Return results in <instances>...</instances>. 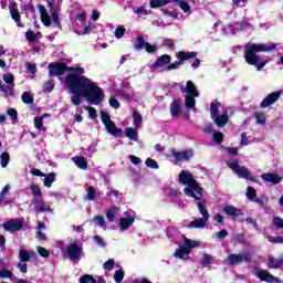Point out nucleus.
Here are the masks:
<instances>
[{"label": "nucleus", "mask_w": 283, "mask_h": 283, "mask_svg": "<svg viewBox=\"0 0 283 283\" xmlns=\"http://www.w3.org/2000/svg\"><path fill=\"white\" fill-rule=\"evenodd\" d=\"M64 84L69 90V94H72L71 103L75 106L83 103V97L86 98L90 105H101V103L105 101V92H103V88L90 77L70 73L65 77Z\"/></svg>", "instance_id": "nucleus-1"}, {"label": "nucleus", "mask_w": 283, "mask_h": 283, "mask_svg": "<svg viewBox=\"0 0 283 283\" xmlns=\"http://www.w3.org/2000/svg\"><path fill=\"white\" fill-rule=\"evenodd\" d=\"M180 185H185L184 192L188 198H193L195 201L202 200L205 190L200 187V184L193 178V174L189 170H181L178 176Z\"/></svg>", "instance_id": "nucleus-2"}, {"label": "nucleus", "mask_w": 283, "mask_h": 283, "mask_svg": "<svg viewBox=\"0 0 283 283\" xmlns=\"http://www.w3.org/2000/svg\"><path fill=\"white\" fill-rule=\"evenodd\" d=\"M277 48L276 43H268V44H255L248 43L244 46L239 45V50H244V60L249 65H255L260 63L261 57L258 55V52H273Z\"/></svg>", "instance_id": "nucleus-3"}, {"label": "nucleus", "mask_w": 283, "mask_h": 283, "mask_svg": "<svg viewBox=\"0 0 283 283\" xmlns=\"http://www.w3.org/2000/svg\"><path fill=\"white\" fill-rule=\"evenodd\" d=\"M50 14L48 13V9L43 4L38 6V10L40 12L41 21L46 27L53 25V28H61V21L59 20V13L54 10L52 2H49Z\"/></svg>", "instance_id": "nucleus-4"}, {"label": "nucleus", "mask_w": 283, "mask_h": 283, "mask_svg": "<svg viewBox=\"0 0 283 283\" xmlns=\"http://www.w3.org/2000/svg\"><path fill=\"white\" fill-rule=\"evenodd\" d=\"M210 114L212 120L218 127H224V125L229 123V114L227 113V108H224V106H222V104L218 101L211 103Z\"/></svg>", "instance_id": "nucleus-5"}, {"label": "nucleus", "mask_w": 283, "mask_h": 283, "mask_svg": "<svg viewBox=\"0 0 283 283\" xmlns=\"http://www.w3.org/2000/svg\"><path fill=\"white\" fill-rule=\"evenodd\" d=\"M178 86L182 94H187L185 96L187 109H193L196 107V98L200 96V93L198 92L196 84H193L192 81H188L186 83V86L182 84H178Z\"/></svg>", "instance_id": "nucleus-6"}, {"label": "nucleus", "mask_w": 283, "mask_h": 283, "mask_svg": "<svg viewBox=\"0 0 283 283\" xmlns=\"http://www.w3.org/2000/svg\"><path fill=\"white\" fill-rule=\"evenodd\" d=\"M196 205L199 209V213L202 214V218H196L190 221L187 226L188 229H205L207 227V222H209V211L207 210V200L200 199L196 201Z\"/></svg>", "instance_id": "nucleus-7"}, {"label": "nucleus", "mask_w": 283, "mask_h": 283, "mask_svg": "<svg viewBox=\"0 0 283 283\" xmlns=\"http://www.w3.org/2000/svg\"><path fill=\"white\" fill-rule=\"evenodd\" d=\"M184 244L185 245H180L179 249L175 251V258L178 260H189L191 249L200 247V242L187 239V237H184Z\"/></svg>", "instance_id": "nucleus-8"}, {"label": "nucleus", "mask_w": 283, "mask_h": 283, "mask_svg": "<svg viewBox=\"0 0 283 283\" xmlns=\"http://www.w3.org/2000/svg\"><path fill=\"white\" fill-rule=\"evenodd\" d=\"M227 165L232 171L238 175L239 178H244L245 180H251V182H258L249 172V168L240 166L238 161L227 160Z\"/></svg>", "instance_id": "nucleus-9"}, {"label": "nucleus", "mask_w": 283, "mask_h": 283, "mask_svg": "<svg viewBox=\"0 0 283 283\" xmlns=\"http://www.w3.org/2000/svg\"><path fill=\"white\" fill-rule=\"evenodd\" d=\"M64 255H67L71 262H80L81 258L85 256V252H83V247L76 243H71L66 247L64 251Z\"/></svg>", "instance_id": "nucleus-10"}, {"label": "nucleus", "mask_w": 283, "mask_h": 283, "mask_svg": "<svg viewBox=\"0 0 283 283\" xmlns=\"http://www.w3.org/2000/svg\"><path fill=\"white\" fill-rule=\"evenodd\" d=\"M3 81L0 80V91L6 94V96H14V76L7 73L2 76Z\"/></svg>", "instance_id": "nucleus-11"}, {"label": "nucleus", "mask_w": 283, "mask_h": 283, "mask_svg": "<svg viewBox=\"0 0 283 283\" xmlns=\"http://www.w3.org/2000/svg\"><path fill=\"white\" fill-rule=\"evenodd\" d=\"M124 216L125 217L120 218L118 221V228L122 233L130 229L134 222H136V212H134L133 210H127L126 212H124Z\"/></svg>", "instance_id": "nucleus-12"}, {"label": "nucleus", "mask_w": 283, "mask_h": 283, "mask_svg": "<svg viewBox=\"0 0 283 283\" xmlns=\"http://www.w3.org/2000/svg\"><path fill=\"white\" fill-rule=\"evenodd\" d=\"M171 63V55L164 54L151 64L150 70H157L158 72H167L168 65Z\"/></svg>", "instance_id": "nucleus-13"}, {"label": "nucleus", "mask_w": 283, "mask_h": 283, "mask_svg": "<svg viewBox=\"0 0 283 283\" xmlns=\"http://www.w3.org/2000/svg\"><path fill=\"white\" fill-rule=\"evenodd\" d=\"M247 28H251V24L248 22H234L223 27L222 32L223 34H238V32L247 30Z\"/></svg>", "instance_id": "nucleus-14"}, {"label": "nucleus", "mask_w": 283, "mask_h": 283, "mask_svg": "<svg viewBox=\"0 0 283 283\" xmlns=\"http://www.w3.org/2000/svg\"><path fill=\"white\" fill-rule=\"evenodd\" d=\"M2 229L9 233H17L23 229V221L20 219H11L2 224Z\"/></svg>", "instance_id": "nucleus-15"}, {"label": "nucleus", "mask_w": 283, "mask_h": 283, "mask_svg": "<svg viewBox=\"0 0 283 283\" xmlns=\"http://www.w3.org/2000/svg\"><path fill=\"white\" fill-rule=\"evenodd\" d=\"M65 72H69L67 64L65 63H51L49 65V75L50 76H63Z\"/></svg>", "instance_id": "nucleus-16"}, {"label": "nucleus", "mask_w": 283, "mask_h": 283, "mask_svg": "<svg viewBox=\"0 0 283 283\" xmlns=\"http://www.w3.org/2000/svg\"><path fill=\"white\" fill-rule=\"evenodd\" d=\"M253 273L261 282L280 283V279L273 276V274L266 270H255Z\"/></svg>", "instance_id": "nucleus-17"}, {"label": "nucleus", "mask_w": 283, "mask_h": 283, "mask_svg": "<svg viewBox=\"0 0 283 283\" xmlns=\"http://www.w3.org/2000/svg\"><path fill=\"white\" fill-rule=\"evenodd\" d=\"M280 96H282V91H276L270 93L260 104V107L266 109V107H271V105L277 103L280 101Z\"/></svg>", "instance_id": "nucleus-18"}, {"label": "nucleus", "mask_w": 283, "mask_h": 283, "mask_svg": "<svg viewBox=\"0 0 283 283\" xmlns=\"http://www.w3.org/2000/svg\"><path fill=\"white\" fill-rule=\"evenodd\" d=\"M172 155V163L175 165H178V163H181L182 160H189L191 156H193V150H182V151H177L176 149L171 150Z\"/></svg>", "instance_id": "nucleus-19"}, {"label": "nucleus", "mask_w": 283, "mask_h": 283, "mask_svg": "<svg viewBox=\"0 0 283 283\" xmlns=\"http://www.w3.org/2000/svg\"><path fill=\"white\" fill-rule=\"evenodd\" d=\"M32 203L34 205V209H35V211H38V213H44V212L52 213V208H51L50 203L45 202L43 200V197L33 199Z\"/></svg>", "instance_id": "nucleus-20"}, {"label": "nucleus", "mask_w": 283, "mask_h": 283, "mask_svg": "<svg viewBox=\"0 0 283 283\" xmlns=\"http://www.w3.org/2000/svg\"><path fill=\"white\" fill-rule=\"evenodd\" d=\"M250 258L249 254L247 253H242V254H230L227 258V262L228 264H230V266H235L238 264H242V262H249Z\"/></svg>", "instance_id": "nucleus-21"}, {"label": "nucleus", "mask_w": 283, "mask_h": 283, "mask_svg": "<svg viewBox=\"0 0 283 283\" xmlns=\"http://www.w3.org/2000/svg\"><path fill=\"white\" fill-rule=\"evenodd\" d=\"M86 19H87V14L85 12H81L80 14H77V17H76L77 25H78V23L81 25L83 24L84 30H83V32H77L76 30H74V32L76 34H90V32H92V22H88L87 25L84 24Z\"/></svg>", "instance_id": "nucleus-22"}, {"label": "nucleus", "mask_w": 283, "mask_h": 283, "mask_svg": "<svg viewBox=\"0 0 283 283\" xmlns=\"http://www.w3.org/2000/svg\"><path fill=\"white\" fill-rule=\"evenodd\" d=\"M181 105H182V101L180 99H174V102L170 104V115L172 118H180Z\"/></svg>", "instance_id": "nucleus-23"}, {"label": "nucleus", "mask_w": 283, "mask_h": 283, "mask_svg": "<svg viewBox=\"0 0 283 283\" xmlns=\"http://www.w3.org/2000/svg\"><path fill=\"white\" fill-rule=\"evenodd\" d=\"M261 178L264 182H270L271 185H280L282 182V177L277 174H263Z\"/></svg>", "instance_id": "nucleus-24"}, {"label": "nucleus", "mask_w": 283, "mask_h": 283, "mask_svg": "<svg viewBox=\"0 0 283 283\" xmlns=\"http://www.w3.org/2000/svg\"><path fill=\"white\" fill-rule=\"evenodd\" d=\"M9 10L11 18L17 23L18 28H23V24H21V14L19 13V10H17V3H11Z\"/></svg>", "instance_id": "nucleus-25"}, {"label": "nucleus", "mask_w": 283, "mask_h": 283, "mask_svg": "<svg viewBox=\"0 0 283 283\" xmlns=\"http://www.w3.org/2000/svg\"><path fill=\"white\" fill-rule=\"evenodd\" d=\"M196 56H198L197 52L179 51L176 53L177 61H180L181 63H185V61H191V59H196Z\"/></svg>", "instance_id": "nucleus-26"}, {"label": "nucleus", "mask_w": 283, "mask_h": 283, "mask_svg": "<svg viewBox=\"0 0 283 283\" xmlns=\"http://www.w3.org/2000/svg\"><path fill=\"white\" fill-rule=\"evenodd\" d=\"M50 114L45 113L40 117L34 118V127L38 129V132H43L44 134L48 132V128L43 126V118H48Z\"/></svg>", "instance_id": "nucleus-27"}, {"label": "nucleus", "mask_w": 283, "mask_h": 283, "mask_svg": "<svg viewBox=\"0 0 283 283\" xmlns=\"http://www.w3.org/2000/svg\"><path fill=\"white\" fill-rule=\"evenodd\" d=\"M268 266L269 269H280V266H283V255H281L279 259L271 255L268 256Z\"/></svg>", "instance_id": "nucleus-28"}, {"label": "nucleus", "mask_w": 283, "mask_h": 283, "mask_svg": "<svg viewBox=\"0 0 283 283\" xmlns=\"http://www.w3.org/2000/svg\"><path fill=\"white\" fill-rule=\"evenodd\" d=\"M119 209L116 206H112L107 211H106V218L108 222H114L116 219V216H118Z\"/></svg>", "instance_id": "nucleus-29"}, {"label": "nucleus", "mask_w": 283, "mask_h": 283, "mask_svg": "<svg viewBox=\"0 0 283 283\" xmlns=\"http://www.w3.org/2000/svg\"><path fill=\"white\" fill-rule=\"evenodd\" d=\"M105 128L108 134H112V136H116V134H120L123 132L120 128L116 127V124H114L113 120L105 124Z\"/></svg>", "instance_id": "nucleus-30"}, {"label": "nucleus", "mask_w": 283, "mask_h": 283, "mask_svg": "<svg viewBox=\"0 0 283 283\" xmlns=\"http://www.w3.org/2000/svg\"><path fill=\"white\" fill-rule=\"evenodd\" d=\"M43 182H44V187H48V189H50V187H52V184L56 182V172L44 175Z\"/></svg>", "instance_id": "nucleus-31"}, {"label": "nucleus", "mask_w": 283, "mask_h": 283, "mask_svg": "<svg viewBox=\"0 0 283 283\" xmlns=\"http://www.w3.org/2000/svg\"><path fill=\"white\" fill-rule=\"evenodd\" d=\"M253 118H255L256 125H261L262 127H264V125H266V115H264V113L255 112L253 114Z\"/></svg>", "instance_id": "nucleus-32"}, {"label": "nucleus", "mask_w": 283, "mask_h": 283, "mask_svg": "<svg viewBox=\"0 0 283 283\" xmlns=\"http://www.w3.org/2000/svg\"><path fill=\"white\" fill-rule=\"evenodd\" d=\"M125 135L129 140H135V143H138V132H136V129L133 127L126 128Z\"/></svg>", "instance_id": "nucleus-33"}, {"label": "nucleus", "mask_w": 283, "mask_h": 283, "mask_svg": "<svg viewBox=\"0 0 283 283\" xmlns=\"http://www.w3.org/2000/svg\"><path fill=\"white\" fill-rule=\"evenodd\" d=\"M34 255V252L32 251H25V250H20L19 251V259L20 262H30V258H32Z\"/></svg>", "instance_id": "nucleus-34"}, {"label": "nucleus", "mask_w": 283, "mask_h": 283, "mask_svg": "<svg viewBox=\"0 0 283 283\" xmlns=\"http://www.w3.org/2000/svg\"><path fill=\"white\" fill-rule=\"evenodd\" d=\"M223 211L227 213V216H231L232 218H238V216H240V210H238V208L234 206H226Z\"/></svg>", "instance_id": "nucleus-35"}, {"label": "nucleus", "mask_w": 283, "mask_h": 283, "mask_svg": "<svg viewBox=\"0 0 283 283\" xmlns=\"http://www.w3.org/2000/svg\"><path fill=\"white\" fill-rule=\"evenodd\" d=\"M31 193L33 196V200H36L38 198H43V192L41 191V187L36 184L31 185Z\"/></svg>", "instance_id": "nucleus-36"}, {"label": "nucleus", "mask_w": 283, "mask_h": 283, "mask_svg": "<svg viewBox=\"0 0 283 283\" xmlns=\"http://www.w3.org/2000/svg\"><path fill=\"white\" fill-rule=\"evenodd\" d=\"M116 96H120L122 98H125V101H134V92H127L125 90L116 91Z\"/></svg>", "instance_id": "nucleus-37"}, {"label": "nucleus", "mask_w": 283, "mask_h": 283, "mask_svg": "<svg viewBox=\"0 0 283 283\" xmlns=\"http://www.w3.org/2000/svg\"><path fill=\"white\" fill-rule=\"evenodd\" d=\"M0 280H17V277L14 276V274L12 273V271L8 270V269H2L0 270Z\"/></svg>", "instance_id": "nucleus-38"}, {"label": "nucleus", "mask_w": 283, "mask_h": 283, "mask_svg": "<svg viewBox=\"0 0 283 283\" xmlns=\"http://www.w3.org/2000/svg\"><path fill=\"white\" fill-rule=\"evenodd\" d=\"M73 163L78 167L80 169H87V161L83 157H73Z\"/></svg>", "instance_id": "nucleus-39"}, {"label": "nucleus", "mask_w": 283, "mask_h": 283, "mask_svg": "<svg viewBox=\"0 0 283 283\" xmlns=\"http://www.w3.org/2000/svg\"><path fill=\"white\" fill-rule=\"evenodd\" d=\"M10 163V154L8 151H4L0 155V165L3 169H6V167H8Z\"/></svg>", "instance_id": "nucleus-40"}, {"label": "nucleus", "mask_w": 283, "mask_h": 283, "mask_svg": "<svg viewBox=\"0 0 283 283\" xmlns=\"http://www.w3.org/2000/svg\"><path fill=\"white\" fill-rule=\"evenodd\" d=\"M146 45H147V42L145 41V39L143 36H138L135 41L134 48L135 50L140 52V50H143V48H145Z\"/></svg>", "instance_id": "nucleus-41"}, {"label": "nucleus", "mask_w": 283, "mask_h": 283, "mask_svg": "<svg viewBox=\"0 0 283 283\" xmlns=\"http://www.w3.org/2000/svg\"><path fill=\"white\" fill-rule=\"evenodd\" d=\"M7 114L11 118V123L15 125V123L19 120V113L14 108H9Z\"/></svg>", "instance_id": "nucleus-42"}, {"label": "nucleus", "mask_w": 283, "mask_h": 283, "mask_svg": "<svg viewBox=\"0 0 283 283\" xmlns=\"http://www.w3.org/2000/svg\"><path fill=\"white\" fill-rule=\"evenodd\" d=\"M93 222L96 224V227H101V229H106V223H105V217L103 216H96L93 219Z\"/></svg>", "instance_id": "nucleus-43"}, {"label": "nucleus", "mask_w": 283, "mask_h": 283, "mask_svg": "<svg viewBox=\"0 0 283 283\" xmlns=\"http://www.w3.org/2000/svg\"><path fill=\"white\" fill-rule=\"evenodd\" d=\"M133 120H134L135 128L138 129V127H140V123H143V116H140V113L134 111Z\"/></svg>", "instance_id": "nucleus-44"}, {"label": "nucleus", "mask_w": 283, "mask_h": 283, "mask_svg": "<svg viewBox=\"0 0 283 283\" xmlns=\"http://www.w3.org/2000/svg\"><path fill=\"white\" fill-rule=\"evenodd\" d=\"M22 102L25 103V105H32V103H34V96H32L30 92H24L22 94Z\"/></svg>", "instance_id": "nucleus-45"}, {"label": "nucleus", "mask_w": 283, "mask_h": 283, "mask_svg": "<svg viewBox=\"0 0 283 283\" xmlns=\"http://www.w3.org/2000/svg\"><path fill=\"white\" fill-rule=\"evenodd\" d=\"M125 279V271L123 269L116 270L114 273V280L116 283H122Z\"/></svg>", "instance_id": "nucleus-46"}, {"label": "nucleus", "mask_w": 283, "mask_h": 283, "mask_svg": "<svg viewBox=\"0 0 283 283\" xmlns=\"http://www.w3.org/2000/svg\"><path fill=\"white\" fill-rule=\"evenodd\" d=\"M95 199H96V189L93 186H91L87 189V193L84 200H95Z\"/></svg>", "instance_id": "nucleus-47"}, {"label": "nucleus", "mask_w": 283, "mask_h": 283, "mask_svg": "<svg viewBox=\"0 0 283 283\" xmlns=\"http://www.w3.org/2000/svg\"><path fill=\"white\" fill-rule=\"evenodd\" d=\"M177 6L182 10V12H189L191 10V6H189V2L186 0H178Z\"/></svg>", "instance_id": "nucleus-48"}, {"label": "nucleus", "mask_w": 283, "mask_h": 283, "mask_svg": "<svg viewBox=\"0 0 283 283\" xmlns=\"http://www.w3.org/2000/svg\"><path fill=\"white\" fill-rule=\"evenodd\" d=\"M150 8H165L167 6V2L165 0H151L149 3Z\"/></svg>", "instance_id": "nucleus-49"}, {"label": "nucleus", "mask_w": 283, "mask_h": 283, "mask_svg": "<svg viewBox=\"0 0 283 283\" xmlns=\"http://www.w3.org/2000/svg\"><path fill=\"white\" fill-rule=\"evenodd\" d=\"M125 32H127V29H125V27L123 25L117 27L115 30V38L123 39V36H125Z\"/></svg>", "instance_id": "nucleus-50"}, {"label": "nucleus", "mask_w": 283, "mask_h": 283, "mask_svg": "<svg viewBox=\"0 0 283 283\" xmlns=\"http://www.w3.org/2000/svg\"><path fill=\"white\" fill-rule=\"evenodd\" d=\"M212 138H213L214 143L220 145L222 143V140L224 139V134H222L221 132L216 130L212 135Z\"/></svg>", "instance_id": "nucleus-51"}, {"label": "nucleus", "mask_w": 283, "mask_h": 283, "mask_svg": "<svg viewBox=\"0 0 283 283\" xmlns=\"http://www.w3.org/2000/svg\"><path fill=\"white\" fill-rule=\"evenodd\" d=\"M258 196V192L254 190L253 187H248L247 188V198H249V200H254Z\"/></svg>", "instance_id": "nucleus-52"}, {"label": "nucleus", "mask_w": 283, "mask_h": 283, "mask_svg": "<svg viewBox=\"0 0 283 283\" xmlns=\"http://www.w3.org/2000/svg\"><path fill=\"white\" fill-rule=\"evenodd\" d=\"M101 120L104 125H107V123L112 122V117L109 116V113L102 111L101 112Z\"/></svg>", "instance_id": "nucleus-53"}, {"label": "nucleus", "mask_w": 283, "mask_h": 283, "mask_svg": "<svg viewBox=\"0 0 283 283\" xmlns=\"http://www.w3.org/2000/svg\"><path fill=\"white\" fill-rule=\"evenodd\" d=\"M53 90H54V82L53 81H49V82L44 83L43 92L45 94H50Z\"/></svg>", "instance_id": "nucleus-54"}, {"label": "nucleus", "mask_w": 283, "mask_h": 283, "mask_svg": "<svg viewBox=\"0 0 283 283\" xmlns=\"http://www.w3.org/2000/svg\"><path fill=\"white\" fill-rule=\"evenodd\" d=\"M146 52H148V54H154V52L158 51V45L157 44H150L148 42H146V46H144Z\"/></svg>", "instance_id": "nucleus-55"}, {"label": "nucleus", "mask_w": 283, "mask_h": 283, "mask_svg": "<svg viewBox=\"0 0 283 283\" xmlns=\"http://www.w3.org/2000/svg\"><path fill=\"white\" fill-rule=\"evenodd\" d=\"M108 103H109L111 107H113V109H120V102H118V99H116V97H114V96L109 97Z\"/></svg>", "instance_id": "nucleus-56"}, {"label": "nucleus", "mask_w": 283, "mask_h": 283, "mask_svg": "<svg viewBox=\"0 0 283 283\" xmlns=\"http://www.w3.org/2000/svg\"><path fill=\"white\" fill-rule=\"evenodd\" d=\"M145 164H146V167H149L150 169H158V161H156L153 158H147Z\"/></svg>", "instance_id": "nucleus-57"}, {"label": "nucleus", "mask_w": 283, "mask_h": 283, "mask_svg": "<svg viewBox=\"0 0 283 283\" xmlns=\"http://www.w3.org/2000/svg\"><path fill=\"white\" fill-rule=\"evenodd\" d=\"M80 283H96V280H94V276L85 274L80 279Z\"/></svg>", "instance_id": "nucleus-58"}, {"label": "nucleus", "mask_w": 283, "mask_h": 283, "mask_svg": "<svg viewBox=\"0 0 283 283\" xmlns=\"http://www.w3.org/2000/svg\"><path fill=\"white\" fill-rule=\"evenodd\" d=\"M10 193V185H6V187L0 192V202H3L6 200V196Z\"/></svg>", "instance_id": "nucleus-59"}, {"label": "nucleus", "mask_w": 283, "mask_h": 283, "mask_svg": "<svg viewBox=\"0 0 283 283\" xmlns=\"http://www.w3.org/2000/svg\"><path fill=\"white\" fill-rule=\"evenodd\" d=\"M93 240L97 244V247H102V249H105L106 243L101 235H94Z\"/></svg>", "instance_id": "nucleus-60"}, {"label": "nucleus", "mask_w": 283, "mask_h": 283, "mask_svg": "<svg viewBox=\"0 0 283 283\" xmlns=\"http://www.w3.org/2000/svg\"><path fill=\"white\" fill-rule=\"evenodd\" d=\"M213 262V258L209 254H205L201 261V264H203V266H209V264H211Z\"/></svg>", "instance_id": "nucleus-61"}, {"label": "nucleus", "mask_w": 283, "mask_h": 283, "mask_svg": "<svg viewBox=\"0 0 283 283\" xmlns=\"http://www.w3.org/2000/svg\"><path fill=\"white\" fill-rule=\"evenodd\" d=\"M273 224L276 229H283V219L280 217H274Z\"/></svg>", "instance_id": "nucleus-62"}, {"label": "nucleus", "mask_w": 283, "mask_h": 283, "mask_svg": "<svg viewBox=\"0 0 283 283\" xmlns=\"http://www.w3.org/2000/svg\"><path fill=\"white\" fill-rule=\"evenodd\" d=\"M27 40L30 41L31 43L36 41V33H34V31L29 30L25 33Z\"/></svg>", "instance_id": "nucleus-63"}, {"label": "nucleus", "mask_w": 283, "mask_h": 283, "mask_svg": "<svg viewBox=\"0 0 283 283\" xmlns=\"http://www.w3.org/2000/svg\"><path fill=\"white\" fill-rule=\"evenodd\" d=\"M103 268L105 269V271H113L114 270V260L111 259V260L106 261L104 263Z\"/></svg>", "instance_id": "nucleus-64"}]
</instances>
